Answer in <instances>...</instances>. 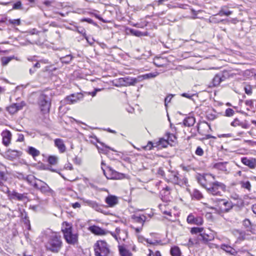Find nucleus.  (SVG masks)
<instances>
[{"mask_svg": "<svg viewBox=\"0 0 256 256\" xmlns=\"http://www.w3.org/2000/svg\"><path fill=\"white\" fill-rule=\"evenodd\" d=\"M247 106H250L251 108L254 107V102L252 100H247L245 102Z\"/></svg>", "mask_w": 256, "mask_h": 256, "instance_id": "nucleus-58", "label": "nucleus"}, {"mask_svg": "<svg viewBox=\"0 0 256 256\" xmlns=\"http://www.w3.org/2000/svg\"><path fill=\"white\" fill-rule=\"evenodd\" d=\"M24 136L22 134H18V140H17L18 142H22L23 141H24Z\"/></svg>", "mask_w": 256, "mask_h": 256, "instance_id": "nucleus-64", "label": "nucleus"}, {"mask_svg": "<svg viewBox=\"0 0 256 256\" xmlns=\"http://www.w3.org/2000/svg\"><path fill=\"white\" fill-rule=\"evenodd\" d=\"M172 97H173V95L170 94V95H169V96H167L165 98L164 101H165V105L166 106V104L168 102H170V100H171V99L172 98Z\"/></svg>", "mask_w": 256, "mask_h": 256, "instance_id": "nucleus-62", "label": "nucleus"}, {"mask_svg": "<svg viewBox=\"0 0 256 256\" xmlns=\"http://www.w3.org/2000/svg\"><path fill=\"white\" fill-rule=\"evenodd\" d=\"M96 256H108L110 252L107 243L104 240H98L94 245Z\"/></svg>", "mask_w": 256, "mask_h": 256, "instance_id": "nucleus-4", "label": "nucleus"}, {"mask_svg": "<svg viewBox=\"0 0 256 256\" xmlns=\"http://www.w3.org/2000/svg\"><path fill=\"white\" fill-rule=\"evenodd\" d=\"M100 89H98V88H96L95 89V90L91 92H84V96L85 95H91L92 97L94 96L96 94V92L98 91H100Z\"/></svg>", "mask_w": 256, "mask_h": 256, "instance_id": "nucleus-51", "label": "nucleus"}, {"mask_svg": "<svg viewBox=\"0 0 256 256\" xmlns=\"http://www.w3.org/2000/svg\"><path fill=\"white\" fill-rule=\"evenodd\" d=\"M241 186L242 188H246L248 190H250L251 185L248 181H242L240 182Z\"/></svg>", "mask_w": 256, "mask_h": 256, "instance_id": "nucleus-44", "label": "nucleus"}, {"mask_svg": "<svg viewBox=\"0 0 256 256\" xmlns=\"http://www.w3.org/2000/svg\"><path fill=\"white\" fill-rule=\"evenodd\" d=\"M184 124L186 126H192L195 123V118L192 116L188 117L184 120Z\"/></svg>", "mask_w": 256, "mask_h": 256, "instance_id": "nucleus-32", "label": "nucleus"}, {"mask_svg": "<svg viewBox=\"0 0 256 256\" xmlns=\"http://www.w3.org/2000/svg\"><path fill=\"white\" fill-rule=\"evenodd\" d=\"M84 202L87 206L91 207L96 211L103 212L101 206L99 205L96 202L89 200L82 199Z\"/></svg>", "mask_w": 256, "mask_h": 256, "instance_id": "nucleus-15", "label": "nucleus"}, {"mask_svg": "<svg viewBox=\"0 0 256 256\" xmlns=\"http://www.w3.org/2000/svg\"><path fill=\"white\" fill-rule=\"evenodd\" d=\"M119 250L121 256H132V254L122 246L119 248Z\"/></svg>", "mask_w": 256, "mask_h": 256, "instance_id": "nucleus-39", "label": "nucleus"}, {"mask_svg": "<svg viewBox=\"0 0 256 256\" xmlns=\"http://www.w3.org/2000/svg\"><path fill=\"white\" fill-rule=\"evenodd\" d=\"M194 94H192L188 93H182L181 96L183 97L189 99H192V97L194 96Z\"/></svg>", "mask_w": 256, "mask_h": 256, "instance_id": "nucleus-57", "label": "nucleus"}, {"mask_svg": "<svg viewBox=\"0 0 256 256\" xmlns=\"http://www.w3.org/2000/svg\"><path fill=\"white\" fill-rule=\"evenodd\" d=\"M138 82L139 80H138V76L137 78H130L127 76L119 79V83L120 85L124 86H134Z\"/></svg>", "mask_w": 256, "mask_h": 256, "instance_id": "nucleus-9", "label": "nucleus"}, {"mask_svg": "<svg viewBox=\"0 0 256 256\" xmlns=\"http://www.w3.org/2000/svg\"><path fill=\"white\" fill-rule=\"evenodd\" d=\"M176 140V137L175 136H174L172 134H170L168 136V140H170L172 142H174V140Z\"/></svg>", "mask_w": 256, "mask_h": 256, "instance_id": "nucleus-63", "label": "nucleus"}, {"mask_svg": "<svg viewBox=\"0 0 256 256\" xmlns=\"http://www.w3.org/2000/svg\"><path fill=\"white\" fill-rule=\"evenodd\" d=\"M6 180V177L4 172H0V181Z\"/></svg>", "mask_w": 256, "mask_h": 256, "instance_id": "nucleus-60", "label": "nucleus"}, {"mask_svg": "<svg viewBox=\"0 0 256 256\" xmlns=\"http://www.w3.org/2000/svg\"><path fill=\"white\" fill-rule=\"evenodd\" d=\"M220 201L224 202L223 205L225 206V208L223 210L224 212H228L234 207V205L230 201H224L223 199H220Z\"/></svg>", "mask_w": 256, "mask_h": 256, "instance_id": "nucleus-28", "label": "nucleus"}, {"mask_svg": "<svg viewBox=\"0 0 256 256\" xmlns=\"http://www.w3.org/2000/svg\"><path fill=\"white\" fill-rule=\"evenodd\" d=\"M2 144L5 146H8L10 143L12 139L11 132L8 130H4L2 132Z\"/></svg>", "mask_w": 256, "mask_h": 256, "instance_id": "nucleus-16", "label": "nucleus"}, {"mask_svg": "<svg viewBox=\"0 0 256 256\" xmlns=\"http://www.w3.org/2000/svg\"><path fill=\"white\" fill-rule=\"evenodd\" d=\"M14 56H4L1 58L2 64L3 66H6L14 58Z\"/></svg>", "mask_w": 256, "mask_h": 256, "instance_id": "nucleus-36", "label": "nucleus"}, {"mask_svg": "<svg viewBox=\"0 0 256 256\" xmlns=\"http://www.w3.org/2000/svg\"><path fill=\"white\" fill-rule=\"evenodd\" d=\"M226 190V185L220 182L215 181L212 186L208 188L207 192L214 196H222Z\"/></svg>", "mask_w": 256, "mask_h": 256, "instance_id": "nucleus-3", "label": "nucleus"}, {"mask_svg": "<svg viewBox=\"0 0 256 256\" xmlns=\"http://www.w3.org/2000/svg\"><path fill=\"white\" fill-rule=\"evenodd\" d=\"M34 187L48 196H52L54 194V190L46 183L38 179H36V181L34 182Z\"/></svg>", "mask_w": 256, "mask_h": 256, "instance_id": "nucleus-6", "label": "nucleus"}, {"mask_svg": "<svg viewBox=\"0 0 256 256\" xmlns=\"http://www.w3.org/2000/svg\"><path fill=\"white\" fill-rule=\"evenodd\" d=\"M216 177L212 174L200 176L198 178V183L207 190L216 181Z\"/></svg>", "mask_w": 256, "mask_h": 256, "instance_id": "nucleus-5", "label": "nucleus"}, {"mask_svg": "<svg viewBox=\"0 0 256 256\" xmlns=\"http://www.w3.org/2000/svg\"><path fill=\"white\" fill-rule=\"evenodd\" d=\"M170 188L168 186H166L160 192L161 196L164 197L162 198L164 200H169V195L170 194Z\"/></svg>", "mask_w": 256, "mask_h": 256, "instance_id": "nucleus-30", "label": "nucleus"}, {"mask_svg": "<svg viewBox=\"0 0 256 256\" xmlns=\"http://www.w3.org/2000/svg\"><path fill=\"white\" fill-rule=\"evenodd\" d=\"M158 74H159L158 72H151V73H148V74H143V75H140V76H138V80H139V82H140L145 79H150V78H154L156 77L157 76H158Z\"/></svg>", "mask_w": 256, "mask_h": 256, "instance_id": "nucleus-25", "label": "nucleus"}, {"mask_svg": "<svg viewBox=\"0 0 256 256\" xmlns=\"http://www.w3.org/2000/svg\"><path fill=\"white\" fill-rule=\"evenodd\" d=\"M203 228H192L190 230V232L192 234H196L200 233V234L203 233Z\"/></svg>", "mask_w": 256, "mask_h": 256, "instance_id": "nucleus-42", "label": "nucleus"}, {"mask_svg": "<svg viewBox=\"0 0 256 256\" xmlns=\"http://www.w3.org/2000/svg\"><path fill=\"white\" fill-rule=\"evenodd\" d=\"M240 122L238 118H235L234 121H232L230 125L232 126L236 127L237 126H240Z\"/></svg>", "mask_w": 256, "mask_h": 256, "instance_id": "nucleus-50", "label": "nucleus"}, {"mask_svg": "<svg viewBox=\"0 0 256 256\" xmlns=\"http://www.w3.org/2000/svg\"><path fill=\"white\" fill-rule=\"evenodd\" d=\"M243 225L247 228V230L253 233L254 228H253V224H252L250 220L245 219L243 221Z\"/></svg>", "mask_w": 256, "mask_h": 256, "instance_id": "nucleus-31", "label": "nucleus"}, {"mask_svg": "<svg viewBox=\"0 0 256 256\" xmlns=\"http://www.w3.org/2000/svg\"><path fill=\"white\" fill-rule=\"evenodd\" d=\"M172 256H180L181 252L180 248L177 246L172 247L170 250Z\"/></svg>", "mask_w": 256, "mask_h": 256, "instance_id": "nucleus-33", "label": "nucleus"}, {"mask_svg": "<svg viewBox=\"0 0 256 256\" xmlns=\"http://www.w3.org/2000/svg\"><path fill=\"white\" fill-rule=\"evenodd\" d=\"M20 154V152L12 150H8L5 153L6 158L10 160L16 159L18 158Z\"/></svg>", "mask_w": 256, "mask_h": 256, "instance_id": "nucleus-18", "label": "nucleus"}, {"mask_svg": "<svg viewBox=\"0 0 256 256\" xmlns=\"http://www.w3.org/2000/svg\"><path fill=\"white\" fill-rule=\"evenodd\" d=\"M226 77L222 73L216 74L212 79V84L213 86H218L222 82L224 81Z\"/></svg>", "mask_w": 256, "mask_h": 256, "instance_id": "nucleus-17", "label": "nucleus"}, {"mask_svg": "<svg viewBox=\"0 0 256 256\" xmlns=\"http://www.w3.org/2000/svg\"><path fill=\"white\" fill-rule=\"evenodd\" d=\"M130 32L132 34L137 36H142V34L140 32L136 30L131 29L130 30Z\"/></svg>", "mask_w": 256, "mask_h": 256, "instance_id": "nucleus-49", "label": "nucleus"}, {"mask_svg": "<svg viewBox=\"0 0 256 256\" xmlns=\"http://www.w3.org/2000/svg\"><path fill=\"white\" fill-rule=\"evenodd\" d=\"M187 222L190 224L202 225L203 223V220L200 216L195 217L193 214H190L187 218Z\"/></svg>", "mask_w": 256, "mask_h": 256, "instance_id": "nucleus-14", "label": "nucleus"}, {"mask_svg": "<svg viewBox=\"0 0 256 256\" xmlns=\"http://www.w3.org/2000/svg\"><path fill=\"white\" fill-rule=\"evenodd\" d=\"M62 231L66 242L70 244L74 245L78 242V234L72 230V225L67 222H64Z\"/></svg>", "mask_w": 256, "mask_h": 256, "instance_id": "nucleus-2", "label": "nucleus"}, {"mask_svg": "<svg viewBox=\"0 0 256 256\" xmlns=\"http://www.w3.org/2000/svg\"><path fill=\"white\" fill-rule=\"evenodd\" d=\"M88 230L92 233L96 235H104L106 234V232L104 230L96 226H90Z\"/></svg>", "mask_w": 256, "mask_h": 256, "instance_id": "nucleus-21", "label": "nucleus"}, {"mask_svg": "<svg viewBox=\"0 0 256 256\" xmlns=\"http://www.w3.org/2000/svg\"><path fill=\"white\" fill-rule=\"evenodd\" d=\"M58 158L56 156H50L48 158V162L51 165H56L57 164Z\"/></svg>", "mask_w": 256, "mask_h": 256, "instance_id": "nucleus-38", "label": "nucleus"}, {"mask_svg": "<svg viewBox=\"0 0 256 256\" xmlns=\"http://www.w3.org/2000/svg\"><path fill=\"white\" fill-rule=\"evenodd\" d=\"M241 161L243 164L249 166L250 168H254L256 165V161L255 159L248 158H242Z\"/></svg>", "mask_w": 256, "mask_h": 256, "instance_id": "nucleus-23", "label": "nucleus"}, {"mask_svg": "<svg viewBox=\"0 0 256 256\" xmlns=\"http://www.w3.org/2000/svg\"><path fill=\"white\" fill-rule=\"evenodd\" d=\"M232 233L240 240H244L246 238V233L244 231L239 230H234L232 231Z\"/></svg>", "mask_w": 256, "mask_h": 256, "instance_id": "nucleus-29", "label": "nucleus"}, {"mask_svg": "<svg viewBox=\"0 0 256 256\" xmlns=\"http://www.w3.org/2000/svg\"><path fill=\"white\" fill-rule=\"evenodd\" d=\"M0 190L4 193L8 194L9 193H11L8 186H4L2 181H0Z\"/></svg>", "mask_w": 256, "mask_h": 256, "instance_id": "nucleus-43", "label": "nucleus"}, {"mask_svg": "<svg viewBox=\"0 0 256 256\" xmlns=\"http://www.w3.org/2000/svg\"><path fill=\"white\" fill-rule=\"evenodd\" d=\"M38 104L40 106L41 111L46 114L48 112L50 102L48 96L44 94H40L38 98Z\"/></svg>", "mask_w": 256, "mask_h": 256, "instance_id": "nucleus-7", "label": "nucleus"}, {"mask_svg": "<svg viewBox=\"0 0 256 256\" xmlns=\"http://www.w3.org/2000/svg\"><path fill=\"white\" fill-rule=\"evenodd\" d=\"M178 172L168 170L166 174V178L168 181L174 184H179L180 178Z\"/></svg>", "mask_w": 256, "mask_h": 256, "instance_id": "nucleus-10", "label": "nucleus"}, {"mask_svg": "<svg viewBox=\"0 0 256 256\" xmlns=\"http://www.w3.org/2000/svg\"><path fill=\"white\" fill-rule=\"evenodd\" d=\"M168 144V140H166L163 138H160L158 142H156V146L166 148Z\"/></svg>", "mask_w": 256, "mask_h": 256, "instance_id": "nucleus-34", "label": "nucleus"}, {"mask_svg": "<svg viewBox=\"0 0 256 256\" xmlns=\"http://www.w3.org/2000/svg\"><path fill=\"white\" fill-rule=\"evenodd\" d=\"M104 174L108 179H115V180H120L124 178V176L123 174L120 173L111 168L108 167L107 172L102 168Z\"/></svg>", "mask_w": 256, "mask_h": 256, "instance_id": "nucleus-8", "label": "nucleus"}, {"mask_svg": "<svg viewBox=\"0 0 256 256\" xmlns=\"http://www.w3.org/2000/svg\"><path fill=\"white\" fill-rule=\"evenodd\" d=\"M26 104L24 101L20 103L13 104L7 108V110L10 114H14L18 110H21L26 106Z\"/></svg>", "mask_w": 256, "mask_h": 256, "instance_id": "nucleus-11", "label": "nucleus"}, {"mask_svg": "<svg viewBox=\"0 0 256 256\" xmlns=\"http://www.w3.org/2000/svg\"><path fill=\"white\" fill-rule=\"evenodd\" d=\"M12 8L15 10H22L21 2L20 1L17 2L14 4Z\"/></svg>", "mask_w": 256, "mask_h": 256, "instance_id": "nucleus-48", "label": "nucleus"}, {"mask_svg": "<svg viewBox=\"0 0 256 256\" xmlns=\"http://www.w3.org/2000/svg\"><path fill=\"white\" fill-rule=\"evenodd\" d=\"M245 92L248 94L250 95L252 94V88L250 86H246L244 87Z\"/></svg>", "mask_w": 256, "mask_h": 256, "instance_id": "nucleus-52", "label": "nucleus"}, {"mask_svg": "<svg viewBox=\"0 0 256 256\" xmlns=\"http://www.w3.org/2000/svg\"><path fill=\"white\" fill-rule=\"evenodd\" d=\"M20 216L24 220V222L25 224L30 226V220H28V216L27 213L25 212L24 210H20Z\"/></svg>", "mask_w": 256, "mask_h": 256, "instance_id": "nucleus-37", "label": "nucleus"}, {"mask_svg": "<svg viewBox=\"0 0 256 256\" xmlns=\"http://www.w3.org/2000/svg\"><path fill=\"white\" fill-rule=\"evenodd\" d=\"M8 198L10 200H16L24 201L27 199L26 194H20L16 192L13 191L8 194Z\"/></svg>", "mask_w": 256, "mask_h": 256, "instance_id": "nucleus-13", "label": "nucleus"}, {"mask_svg": "<svg viewBox=\"0 0 256 256\" xmlns=\"http://www.w3.org/2000/svg\"><path fill=\"white\" fill-rule=\"evenodd\" d=\"M148 250L149 254L148 256H162L160 252L159 251H156L155 252H154L150 249H149Z\"/></svg>", "mask_w": 256, "mask_h": 256, "instance_id": "nucleus-47", "label": "nucleus"}, {"mask_svg": "<svg viewBox=\"0 0 256 256\" xmlns=\"http://www.w3.org/2000/svg\"><path fill=\"white\" fill-rule=\"evenodd\" d=\"M221 249L225 251L226 252L234 255L236 254V250L228 244H222L220 246Z\"/></svg>", "mask_w": 256, "mask_h": 256, "instance_id": "nucleus-27", "label": "nucleus"}, {"mask_svg": "<svg viewBox=\"0 0 256 256\" xmlns=\"http://www.w3.org/2000/svg\"><path fill=\"white\" fill-rule=\"evenodd\" d=\"M216 14L214 16H213L212 17L210 18V22H214V23H218V22H222L223 20H218L216 18Z\"/></svg>", "mask_w": 256, "mask_h": 256, "instance_id": "nucleus-55", "label": "nucleus"}, {"mask_svg": "<svg viewBox=\"0 0 256 256\" xmlns=\"http://www.w3.org/2000/svg\"><path fill=\"white\" fill-rule=\"evenodd\" d=\"M164 60V58H156L154 59V64L156 66L158 67H162L164 65V64L162 63L161 61Z\"/></svg>", "mask_w": 256, "mask_h": 256, "instance_id": "nucleus-41", "label": "nucleus"}, {"mask_svg": "<svg viewBox=\"0 0 256 256\" xmlns=\"http://www.w3.org/2000/svg\"><path fill=\"white\" fill-rule=\"evenodd\" d=\"M112 236L116 240H124L125 237L124 236L123 234H126L125 231L120 230L119 228L116 229V234H112Z\"/></svg>", "mask_w": 256, "mask_h": 256, "instance_id": "nucleus-26", "label": "nucleus"}, {"mask_svg": "<svg viewBox=\"0 0 256 256\" xmlns=\"http://www.w3.org/2000/svg\"><path fill=\"white\" fill-rule=\"evenodd\" d=\"M63 242L61 236L55 232H52L48 236L45 247L48 250L53 253H58L61 250Z\"/></svg>", "mask_w": 256, "mask_h": 256, "instance_id": "nucleus-1", "label": "nucleus"}, {"mask_svg": "<svg viewBox=\"0 0 256 256\" xmlns=\"http://www.w3.org/2000/svg\"><path fill=\"white\" fill-rule=\"evenodd\" d=\"M195 153L198 156H202L204 154V150L200 146H198L196 149Z\"/></svg>", "mask_w": 256, "mask_h": 256, "instance_id": "nucleus-53", "label": "nucleus"}, {"mask_svg": "<svg viewBox=\"0 0 256 256\" xmlns=\"http://www.w3.org/2000/svg\"><path fill=\"white\" fill-rule=\"evenodd\" d=\"M240 126L244 128H248L250 127V125L248 122L246 121L244 122H240Z\"/></svg>", "mask_w": 256, "mask_h": 256, "instance_id": "nucleus-56", "label": "nucleus"}, {"mask_svg": "<svg viewBox=\"0 0 256 256\" xmlns=\"http://www.w3.org/2000/svg\"><path fill=\"white\" fill-rule=\"evenodd\" d=\"M132 218L134 222L140 224L142 226L146 221V216L144 215L138 216L134 214L132 216Z\"/></svg>", "mask_w": 256, "mask_h": 256, "instance_id": "nucleus-24", "label": "nucleus"}, {"mask_svg": "<svg viewBox=\"0 0 256 256\" xmlns=\"http://www.w3.org/2000/svg\"><path fill=\"white\" fill-rule=\"evenodd\" d=\"M77 32L82 34L84 37L86 36V30L83 28H80L77 29Z\"/></svg>", "mask_w": 256, "mask_h": 256, "instance_id": "nucleus-61", "label": "nucleus"}, {"mask_svg": "<svg viewBox=\"0 0 256 256\" xmlns=\"http://www.w3.org/2000/svg\"><path fill=\"white\" fill-rule=\"evenodd\" d=\"M72 59V56L71 55L69 54V55H67L61 58L60 60H61L62 62V63L68 64L71 62Z\"/></svg>", "mask_w": 256, "mask_h": 256, "instance_id": "nucleus-40", "label": "nucleus"}, {"mask_svg": "<svg viewBox=\"0 0 256 256\" xmlns=\"http://www.w3.org/2000/svg\"><path fill=\"white\" fill-rule=\"evenodd\" d=\"M225 113L226 116H231L234 115V112L232 109L228 108L226 110Z\"/></svg>", "mask_w": 256, "mask_h": 256, "instance_id": "nucleus-46", "label": "nucleus"}, {"mask_svg": "<svg viewBox=\"0 0 256 256\" xmlns=\"http://www.w3.org/2000/svg\"><path fill=\"white\" fill-rule=\"evenodd\" d=\"M228 162H218L214 164L213 168L221 170L222 172H224L225 173L228 172V170L227 168Z\"/></svg>", "mask_w": 256, "mask_h": 256, "instance_id": "nucleus-19", "label": "nucleus"}, {"mask_svg": "<svg viewBox=\"0 0 256 256\" xmlns=\"http://www.w3.org/2000/svg\"><path fill=\"white\" fill-rule=\"evenodd\" d=\"M200 235L202 237V239L205 241L207 242L210 240L208 238V234H206L205 232H203L202 234H200Z\"/></svg>", "mask_w": 256, "mask_h": 256, "instance_id": "nucleus-59", "label": "nucleus"}, {"mask_svg": "<svg viewBox=\"0 0 256 256\" xmlns=\"http://www.w3.org/2000/svg\"><path fill=\"white\" fill-rule=\"evenodd\" d=\"M154 147H156V142L152 143L151 142H148L147 145L144 147V149L146 150H151Z\"/></svg>", "mask_w": 256, "mask_h": 256, "instance_id": "nucleus-45", "label": "nucleus"}, {"mask_svg": "<svg viewBox=\"0 0 256 256\" xmlns=\"http://www.w3.org/2000/svg\"><path fill=\"white\" fill-rule=\"evenodd\" d=\"M84 96V94L82 93L73 94L68 96L66 98V100L67 102V104H72L82 100Z\"/></svg>", "mask_w": 256, "mask_h": 256, "instance_id": "nucleus-12", "label": "nucleus"}, {"mask_svg": "<svg viewBox=\"0 0 256 256\" xmlns=\"http://www.w3.org/2000/svg\"><path fill=\"white\" fill-rule=\"evenodd\" d=\"M118 199L116 196L110 195L105 199V202L110 207H114L118 204Z\"/></svg>", "mask_w": 256, "mask_h": 256, "instance_id": "nucleus-20", "label": "nucleus"}, {"mask_svg": "<svg viewBox=\"0 0 256 256\" xmlns=\"http://www.w3.org/2000/svg\"><path fill=\"white\" fill-rule=\"evenodd\" d=\"M8 22L12 24L18 26L20 24V19L16 20H10Z\"/></svg>", "mask_w": 256, "mask_h": 256, "instance_id": "nucleus-54", "label": "nucleus"}, {"mask_svg": "<svg viewBox=\"0 0 256 256\" xmlns=\"http://www.w3.org/2000/svg\"><path fill=\"white\" fill-rule=\"evenodd\" d=\"M54 144L58 148L60 152L63 153L66 152V147L62 139L56 138L54 140Z\"/></svg>", "mask_w": 256, "mask_h": 256, "instance_id": "nucleus-22", "label": "nucleus"}, {"mask_svg": "<svg viewBox=\"0 0 256 256\" xmlns=\"http://www.w3.org/2000/svg\"><path fill=\"white\" fill-rule=\"evenodd\" d=\"M28 153L32 155L34 158L39 156L40 154L39 150L32 146L28 148Z\"/></svg>", "mask_w": 256, "mask_h": 256, "instance_id": "nucleus-35", "label": "nucleus"}]
</instances>
